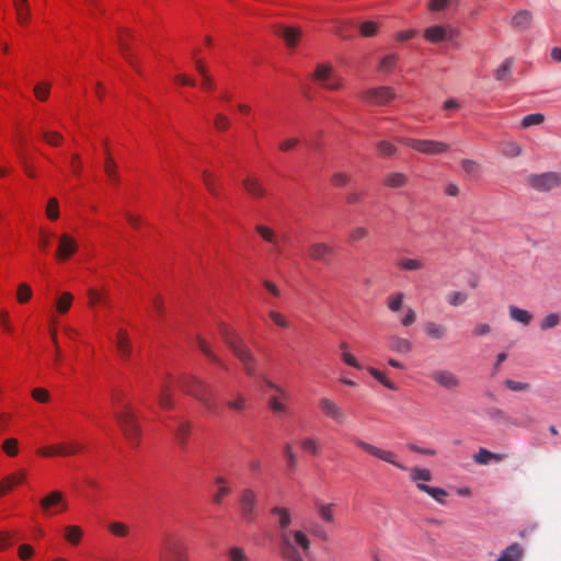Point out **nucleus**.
I'll return each instance as SVG.
<instances>
[{
    "label": "nucleus",
    "mask_w": 561,
    "mask_h": 561,
    "mask_svg": "<svg viewBox=\"0 0 561 561\" xmlns=\"http://www.w3.org/2000/svg\"><path fill=\"white\" fill-rule=\"evenodd\" d=\"M75 301V296L70 291H62L55 298L51 318L64 316L69 312Z\"/></svg>",
    "instance_id": "19"
},
{
    "label": "nucleus",
    "mask_w": 561,
    "mask_h": 561,
    "mask_svg": "<svg viewBox=\"0 0 561 561\" xmlns=\"http://www.w3.org/2000/svg\"><path fill=\"white\" fill-rule=\"evenodd\" d=\"M460 35V30L450 23L433 24L423 31V37L431 44H440L444 42L456 43Z\"/></svg>",
    "instance_id": "6"
},
{
    "label": "nucleus",
    "mask_w": 561,
    "mask_h": 561,
    "mask_svg": "<svg viewBox=\"0 0 561 561\" xmlns=\"http://www.w3.org/2000/svg\"><path fill=\"white\" fill-rule=\"evenodd\" d=\"M104 172L112 183L118 182L117 165L108 152L104 161Z\"/></svg>",
    "instance_id": "36"
},
{
    "label": "nucleus",
    "mask_w": 561,
    "mask_h": 561,
    "mask_svg": "<svg viewBox=\"0 0 561 561\" xmlns=\"http://www.w3.org/2000/svg\"><path fill=\"white\" fill-rule=\"evenodd\" d=\"M320 410L329 417L341 421L343 419V412L341 408L331 399L323 398L319 402Z\"/></svg>",
    "instance_id": "25"
},
{
    "label": "nucleus",
    "mask_w": 561,
    "mask_h": 561,
    "mask_svg": "<svg viewBox=\"0 0 561 561\" xmlns=\"http://www.w3.org/2000/svg\"><path fill=\"white\" fill-rule=\"evenodd\" d=\"M50 82L48 81L37 82L33 89L35 98L41 102L46 101L50 94Z\"/></svg>",
    "instance_id": "41"
},
{
    "label": "nucleus",
    "mask_w": 561,
    "mask_h": 561,
    "mask_svg": "<svg viewBox=\"0 0 561 561\" xmlns=\"http://www.w3.org/2000/svg\"><path fill=\"white\" fill-rule=\"evenodd\" d=\"M401 270L417 271L423 267V262L420 259L403 257L398 262Z\"/></svg>",
    "instance_id": "50"
},
{
    "label": "nucleus",
    "mask_w": 561,
    "mask_h": 561,
    "mask_svg": "<svg viewBox=\"0 0 561 561\" xmlns=\"http://www.w3.org/2000/svg\"><path fill=\"white\" fill-rule=\"evenodd\" d=\"M83 538V529L78 525H68L64 528V539L72 545L78 546Z\"/></svg>",
    "instance_id": "30"
},
{
    "label": "nucleus",
    "mask_w": 561,
    "mask_h": 561,
    "mask_svg": "<svg viewBox=\"0 0 561 561\" xmlns=\"http://www.w3.org/2000/svg\"><path fill=\"white\" fill-rule=\"evenodd\" d=\"M33 298V289L30 284L22 282L18 284L15 290V299L19 304L25 305Z\"/></svg>",
    "instance_id": "31"
},
{
    "label": "nucleus",
    "mask_w": 561,
    "mask_h": 561,
    "mask_svg": "<svg viewBox=\"0 0 561 561\" xmlns=\"http://www.w3.org/2000/svg\"><path fill=\"white\" fill-rule=\"evenodd\" d=\"M53 237H54V233L50 229L39 228L37 244H38V249L42 252H46L49 249Z\"/></svg>",
    "instance_id": "37"
},
{
    "label": "nucleus",
    "mask_w": 561,
    "mask_h": 561,
    "mask_svg": "<svg viewBox=\"0 0 561 561\" xmlns=\"http://www.w3.org/2000/svg\"><path fill=\"white\" fill-rule=\"evenodd\" d=\"M376 147L378 153L382 157L392 156L397 151L396 146L387 140L379 141Z\"/></svg>",
    "instance_id": "59"
},
{
    "label": "nucleus",
    "mask_w": 561,
    "mask_h": 561,
    "mask_svg": "<svg viewBox=\"0 0 561 561\" xmlns=\"http://www.w3.org/2000/svg\"><path fill=\"white\" fill-rule=\"evenodd\" d=\"M312 80L321 88L330 91H339L344 85V79L334 71L330 62L318 64L312 73Z\"/></svg>",
    "instance_id": "5"
},
{
    "label": "nucleus",
    "mask_w": 561,
    "mask_h": 561,
    "mask_svg": "<svg viewBox=\"0 0 561 561\" xmlns=\"http://www.w3.org/2000/svg\"><path fill=\"white\" fill-rule=\"evenodd\" d=\"M115 345L117 353L123 357H129L131 353L130 337L126 329L119 328L116 333Z\"/></svg>",
    "instance_id": "21"
},
{
    "label": "nucleus",
    "mask_w": 561,
    "mask_h": 561,
    "mask_svg": "<svg viewBox=\"0 0 561 561\" xmlns=\"http://www.w3.org/2000/svg\"><path fill=\"white\" fill-rule=\"evenodd\" d=\"M254 229L260 238L270 244V254L275 257L280 256L285 236L278 234L273 228L263 224H257Z\"/></svg>",
    "instance_id": "11"
},
{
    "label": "nucleus",
    "mask_w": 561,
    "mask_h": 561,
    "mask_svg": "<svg viewBox=\"0 0 561 561\" xmlns=\"http://www.w3.org/2000/svg\"><path fill=\"white\" fill-rule=\"evenodd\" d=\"M27 479V472L25 469H18L0 480V497L5 496L9 492L15 488L25 483Z\"/></svg>",
    "instance_id": "16"
},
{
    "label": "nucleus",
    "mask_w": 561,
    "mask_h": 561,
    "mask_svg": "<svg viewBox=\"0 0 561 561\" xmlns=\"http://www.w3.org/2000/svg\"><path fill=\"white\" fill-rule=\"evenodd\" d=\"M158 402L159 407L164 410L171 409L173 407L171 392L168 386H163L161 388Z\"/></svg>",
    "instance_id": "52"
},
{
    "label": "nucleus",
    "mask_w": 561,
    "mask_h": 561,
    "mask_svg": "<svg viewBox=\"0 0 561 561\" xmlns=\"http://www.w3.org/2000/svg\"><path fill=\"white\" fill-rule=\"evenodd\" d=\"M528 181L538 191H549L561 185V175L558 173H543L531 175Z\"/></svg>",
    "instance_id": "17"
},
{
    "label": "nucleus",
    "mask_w": 561,
    "mask_h": 561,
    "mask_svg": "<svg viewBox=\"0 0 561 561\" xmlns=\"http://www.w3.org/2000/svg\"><path fill=\"white\" fill-rule=\"evenodd\" d=\"M231 125L230 118L224 113H217L214 117V126L219 131L229 129Z\"/></svg>",
    "instance_id": "57"
},
{
    "label": "nucleus",
    "mask_w": 561,
    "mask_h": 561,
    "mask_svg": "<svg viewBox=\"0 0 561 561\" xmlns=\"http://www.w3.org/2000/svg\"><path fill=\"white\" fill-rule=\"evenodd\" d=\"M335 507L333 503L318 502L316 503V511L319 517L329 524H333L335 520Z\"/></svg>",
    "instance_id": "27"
},
{
    "label": "nucleus",
    "mask_w": 561,
    "mask_h": 561,
    "mask_svg": "<svg viewBox=\"0 0 561 561\" xmlns=\"http://www.w3.org/2000/svg\"><path fill=\"white\" fill-rule=\"evenodd\" d=\"M240 513L248 522H253L257 515L256 494L250 489L242 491L239 501Z\"/></svg>",
    "instance_id": "15"
},
{
    "label": "nucleus",
    "mask_w": 561,
    "mask_h": 561,
    "mask_svg": "<svg viewBox=\"0 0 561 561\" xmlns=\"http://www.w3.org/2000/svg\"><path fill=\"white\" fill-rule=\"evenodd\" d=\"M58 445L60 450V457L75 456L77 454H80L84 449L83 444L77 439L58 443Z\"/></svg>",
    "instance_id": "28"
},
{
    "label": "nucleus",
    "mask_w": 561,
    "mask_h": 561,
    "mask_svg": "<svg viewBox=\"0 0 561 561\" xmlns=\"http://www.w3.org/2000/svg\"><path fill=\"white\" fill-rule=\"evenodd\" d=\"M268 318L276 327L280 329H288L290 327V321L287 319V317L277 310H270Z\"/></svg>",
    "instance_id": "47"
},
{
    "label": "nucleus",
    "mask_w": 561,
    "mask_h": 561,
    "mask_svg": "<svg viewBox=\"0 0 561 561\" xmlns=\"http://www.w3.org/2000/svg\"><path fill=\"white\" fill-rule=\"evenodd\" d=\"M39 506L44 515L54 516L66 512L68 502L61 491L54 490L39 500Z\"/></svg>",
    "instance_id": "8"
},
{
    "label": "nucleus",
    "mask_w": 561,
    "mask_h": 561,
    "mask_svg": "<svg viewBox=\"0 0 561 561\" xmlns=\"http://www.w3.org/2000/svg\"><path fill=\"white\" fill-rule=\"evenodd\" d=\"M419 489L421 491L426 492L427 494H430L432 497H434L438 502H444V499L447 495L446 491L440 488H433V486H428L426 484H419Z\"/></svg>",
    "instance_id": "53"
},
{
    "label": "nucleus",
    "mask_w": 561,
    "mask_h": 561,
    "mask_svg": "<svg viewBox=\"0 0 561 561\" xmlns=\"http://www.w3.org/2000/svg\"><path fill=\"white\" fill-rule=\"evenodd\" d=\"M0 325L2 331L8 335H13L15 328L12 323L11 316L7 309L0 310Z\"/></svg>",
    "instance_id": "42"
},
{
    "label": "nucleus",
    "mask_w": 561,
    "mask_h": 561,
    "mask_svg": "<svg viewBox=\"0 0 561 561\" xmlns=\"http://www.w3.org/2000/svg\"><path fill=\"white\" fill-rule=\"evenodd\" d=\"M243 187L247 193L254 198H262L266 196V190L264 188L260 179L254 175H248L243 180Z\"/></svg>",
    "instance_id": "22"
},
{
    "label": "nucleus",
    "mask_w": 561,
    "mask_h": 561,
    "mask_svg": "<svg viewBox=\"0 0 561 561\" xmlns=\"http://www.w3.org/2000/svg\"><path fill=\"white\" fill-rule=\"evenodd\" d=\"M108 530L117 537H126L128 535V526L121 522H114L108 525Z\"/></svg>",
    "instance_id": "62"
},
{
    "label": "nucleus",
    "mask_w": 561,
    "mask_h": 561,
    "mask_svg": "<svg viewBox=\"0 0 561 561\" xmlns=\"http://www.w3.org/2000/svg\"><path fill=\"white\" fill-rule=\"evenodd\" d=\"M396 96L393 90L389 87H378L365 90L360 93L363 102L369 105H386Z\"/></svg>",
    "instance_id": "13"
},
{
    "label": "nucleus",
    "mask_w": 561,
    "mask_h": 561,
    "mask_svg": "<svg viewBox=\"0 0 561 561\" xmlns=\"http://www.w3.org/2000/svg\"><path fill=\"white\" fill-rule=\"evenodd\" d=\"M401 144L425 154H440L449 149V145L431 139L401 138Z\"/></svg>",
    "instance_id": "9"
},
{
    "label": "nucleus",
    "mask_w": 561,
    "mask_h": 561,
    "mask_svg": "<svg viewBox=\"0 0 561 561\" xmlns=\"http://www.w3.org/2000/svg\"><path fill=\"white\" fill-rule=\"evenodd\" d=\"M36 455L43 458L60 457L59 445H46L36 449Z\"/></svg>",
    "instance_id": "49"
},
{
    "label": "nucleus",
    "mask_w": 561,
    "mask_h": 561,
    "mask_svg": "<svg viewBox=\"0 0 561 561\" xmlns=\"http://www.w3.org/2000/svg\"><path fill=\"white\" fill-rule=\"evenodd\" d=\"M217 492L214 495V502L219 504L222 499L230 493V486L225 478L218 477L216 479Z\"/></svg>",
    "instance_id": "40"
},
{
    "label": "nucleus",
    "mask_w": 561,
    "mask_h": 561,
    "mask_svg": "<svg viewBox=\"0 0 561 561\" xmlns=\"http://www.w3.org/2000/svg\"><path fill=\"white\" fill-rule=\"evenodd\" d=\"M300 30L296 27H284L280 36L289 47H295L300 39Z\"/></svg>",
    "instance_id": "34"
},
{
    "label": "nucleus",
    "mask_w": 561,
    "mask_h": 561,
    "mask_svg": "<svg viewBox=\"0 0 561 561\" xmlns=\"http://www.w3.org/2000/svg\"><path fill=\"white\" fill-rule=\"evenodd\" d=\"M357 445L365 453H367L385 462L393 465L394 467L402 469V470L407 469V467L399 461L398 455L392 450L383 449V448L377 447L375 445H371V444H368L365 442H359Z\"/></svg>",
    "instance_id": "14"
},
{
    "label": "nucleus",
    "mask_w": 561,
    "mask_h": 561,
    "mask_svg": "<svg viewBox=\"0 0 561 561\" xmlns=\"http://www.w3.org/2000/svg\"><path fill=\"white\" fill-rule=\"evenodd\" d=\"M159 561H191L186 546L178 539H168L159 553Z\"/></svg>",
    "instance_id": "10"
},
{
    "label": "nucleus",
    "mask_w": 561,
    "mask_h": 561,
    "mask_svg": "<svg viewBox=\"0 0 561 561\" xmlns=\"http://www.w3.org/2000/svg\"><path fill=\"white\" fill-rule=\"evenodd\" d=\"M531 13L529 11H519L512 18V25L518 28H526L530 25Z\"/></svg>",
    "instance_id": "39"
},
{
    "label": "nucleus",
    "mask_w": 561,
    "mask_h": 561,
    "mask_svg": "<svg viewBox=\"0 0 561 561\" xmlns=\"http://www.w3.org/2000/svg\"><path fill=\"white\" fill-rule=\"evenodd\" d=\"M1 449L8 457H15L19 454V440L14 437L5 438Z\"/></svg>",
    "instance_id": "43"
},
{
    "label": "nucleus",
    "mask_w": 561,
    "mask_h": 561,
    "mask_svg": "<svg viewBox=\"0 0 561 561\" xmlns=\"http://www.w3.org/2000/svg\"><path fill=\"white\" fill-rule=\"evenodd\" d=\"M16 554L21 561H28L35 556V549L30 543H21L18 547Z\"/></svg>",
    "instance_id": "54"
},
{
    "label": "nucleus",
    "mask_w": 561,
    "mask_h": 561,
    "mask_svg": "<svg viewBox=\"0 0 561 561\" xmlns=\"http://www.w3.org/2000/svg\"><path fill=\"white\" fill-rule=\"evenodd\" d=\"M182 388L199 400L205 401L207 399V387L195 377H186L182 381Z\"/></svg>",
    "instance_id": "18"
},
{
    "label": "nucleus",
    "mask_w": 561,
    "mask_h": 561,
    "mask_svg": "<svg viewBox=\"0 0 561 561\" xmlns=\"http://www.w3.org/2000/svg\"><path fill=\"white\" fill-rule=\"evenodd\" d=\"M350 182V175L345 172H335L331 176V184L335 187H343Z\"/></svg>",
    "instance_id": "64"
},
{
    "label": "nucleus",
    "mask_w": 561,
    "mask_h": 561,
    "mask_svg": "<svg viewBox=\"0 0 561 561\" xmlns=\"http://www.w3.org/2000/svg\"><path fill=\"white\" fill-rule=\"evenodd\" d=\"M264 382H265V387L268 390L275 391V394L271 396L270 400H268L271 410L276 414L286 413L287 412V402L290 399L289 392L286 389H284L283 387L276 385L275 382H273L268 379H266Z\"/></svg>",
    "instance_id": "12"
},
{
    "label": "nucleus",
    "mask_w": 561,
    "mask_h": 561,
    "mask_svg": "<svg viewBox=\"0 0 561 561\" xmlns=\"http://www.w3.org/2000/svg\"><path fill=\"white\" fill-rule=\"evenodd\" d=\"M79 251L78 239L69 233L62 232L57 238V245L54 257L58 263L68 262Z\"/></svg>",
    "instance_id": "7"
},
{
    "label": "nucleus",
    "mask_w": 561,
    "mask_h": 561,
    "mask_svg": "<svg viewBox=\"0 0 561 561\" xmlns=\"http://www.w3.org/2000/svg\"><path fill=\"white\" fill-rule=\"evenodd\" d=\"M116 420L128 444L137 447L141 440L142 428L136 411L127 405L116 414Z\"/></svg>",
    "instance_id": "4"
},
{
    "label": "nucleus",
    "mask_w": 561,
    "mask_h": 561,
    "mask_svg": "<svg viewBox=\"0 0 561 561\" xmlns=\"http://www.w3.org/2000/svg\"><path fill=\"white\" fill-rule=\"evenodd\" d=\"M410 478L419 488V484L431 481L432 473L428 469L414 467L410 469Z\"/></svg>",
    "instance_id": "33"
},
{
    "label": "nucleus",
    "mask_w": 561,
    "mask_h": 561,
    "mask_svg": "<svg viewBox=\"0 0 561 561\" xmlns=\"http://www.w3.org/2000/svg\"><path fill=\"white\" fill-rule=\"evenodd\" d=\"M503 458H504V456L497 455V454H493V453L488 451V450H485L483 448L480 449L479 453L474 455L476 462L481 463V465H486L491 460L500 461Z\"/></svg>",
    "instance_id": "44"
},
{
    "label": "nucleus",
    "mask_w": 561,
    "mask_h": 561,
    "mask_svg": "<svg viewBox=\"0 0 561 561\" xmlns=\"http://www.w3.org/2000/svg\"><path fill=\"white\" fill-rule=\"evenodd\" d=\"M229 561H249L244 549L240 547H232L228 551Z\"/></svg>",
    "instance_id": "63"
},
{
    "label": "nucleus",
    "mask_w": 561,
    "mask_h": 561,
    "mask_svg": "<svg viewBox=\"0 0 561 561\" xmlns=\"http://www.w3.org/2000/svg\"><path fill=\"white\" fill-rule=\"evenodd\" d=\"M510 313L512 319L524 324H527L531 319V316L528 311L519 309L517 307H511Z\"/></svg>",
    "instance_id": "56"
},
{
    "label": "nucleus",
    "mask_w": 561,
    "mask_h": 561,
    "mask_svg": "<svg viewBox=\"0 0 561 561\" xmlns=\"http://www.w3.org/2000/svg\"><path fill=\"white\" fill-rule=\"evenodd\" d=\"M310 547L309 536L302 529H288L279 535L280 556L286 561H302L298 549L307 554Z\"/></svg>",
    "instance_id": "2"
},
{
    "label": "nucleus",
    "mask_w": 561,
    "mask_h": 561,
    "mask_svg": "<svg viewBox=\"0 0 561 561\" xmlns=\"http://www.w3.org/2000/svg\"><path fill=\"white\" fill-rule=\"evenodd\" d=\"M340 350V357L341 360L348 367L355 368V369H366V371L378 382H380L383 387H386L389 390L397 391L399 389L398 385L392 381L386 373L371 367L367 366L364 367V365L358 360V358L352 353L350 345L346 342H342L339 345Z\"/></svg>",
    "instance_id": "3"
},
{
    "label": "nucleus",
    "mask_w": 561,
    "mask_h": 561,
    "mask_svg": "<svg viewBox=\"0 0 561 561\" xmlns=\"http://www.w3.org/2000/svg\"><path fill=\"white\" fill-rule=\"evenodd\" d=\"M195 67L197 72L203 77L202 87L203 89L210 90L213 88V82L210 77L207 73L206 65L203 60L196 59Z\"/></svg>",
    "instance_id": "45"
},
{
    "label": "nucleus",
    "mask_w": 561,
    "mask_h": 561,
    "mask_svg": "<svg viewBox=\"0 0 561 561\" xmlns=\"http://www.w3.org/2000/svg\"><path fill=\"white\" fill-rule=\"evenodd\" d=\"M300 449L309 455H317L320 450L318 442L313 438L306 437L299 442Z\"/></svg>",
    "instance_id": "46"
},
{
    "label": "nucleus",
    "mask_w": 561,
    "mask_h": 561,
    "mask_svg": "<svg viewBox=\"0 0 561 561\" xmlns=\"http://www.w3.org/2000/svg\"><path fill=\"white\" fill-rule=\"evenodd\" d=\"M398 62V56L394 54L383 57L380 61V70L391 72Z\"/></svg>",
    "instance_id": "60"
},
{
    "label": "nucleus",
    "mask_w": 561,
    "mask_h": 561,
    "mask_svg": "<svg viewBox=\"0 0 561 561\" xmlns=\"http://www.w3.org/2000/svg\"><path fill=\"white\" fill-rule=\"evenodd\" d=\"M458 0H426L425 9L430 13H444L451 9H456Z\"/></svg>",
    "instance_id": "23"
},
{
    "label": "nucleus",
    "mask_w": 561,
    "mask_h": 561,
    "mask_svg": "<svg viewBox=\"0 0 561 561\" xmlns=\"http://www.w3.org/2000/svg\"><path fill=\"white\" fill-rule=\"evenodd\" d=\"M45 215L50 221H56L60 216L59 202L56 197H50L45 206Z\"/></svg>",
    "instance_id": "38"
},
{
    "label": "nucleus",
    "mask_w": 561,
    "mask_h": 561,
    "mask_svg": "<svg viewBox=\"0 0 561 561\" xmlns=\"http://www.w3.org/2000/svg\"><path fill=\"white\" fill-rule=\"evenodd\" d=\"M360 34L366 37H370L377 34L378 24L374 21L363 22L359 26Z\"/></svg>",
    "instance_id": "61"
},
{
    "label": "nucleus",
    "mask_w": 561,
    "mask_h": 561,
    "mask_svg": "<svg viewBox=\"0 0 561 561\" xmlns=\"http://www.w3.org/2000/svg\"><path fill=\"white\" fill-rule=\"evenodd\" d=\"M425 332L432 339H442L446 330L442 324L428 322L425 324Z\"/></svg>",
    "instance_id": "51"
},
{
    "label": "nucleus",
    "mask_w": 561,
    "mask_h": 561,
    "mask_svg": "<svg viewBox=\"0 0 561 561\" xmlns=\"http://www.w3.org/2000/svg\"><path fill=\"white\" fill-rule=\"evenodd\" d=\"M218 332L227 346L242 363L245 374L248 376H253L256 370L255 358L237 331L230 324L220 322L218 324Z\"/></svg>",
    "instance_id": "1"
},
{
    "label": "nucleus",
    "mask_w": 561,
    "mask_h": 561,
    "mask_svg": "<svg viewBox=\"0 0 561 561\" xmlns=\"http://www.w3.org/2000/svg\"><path fill=\"white\" fill-rule=\"evenodd\" d=\"M387 347L392 352L407 354L412 350V343L405 337L391 335L387 339Z\"/></svg>",
    "instance_id": "24"
},
{
    "label": "nucleus",
    "mask_w": 561,
    "mask_h": 561,
    "mask_svg": "<svg viewBox=\"0 0 561 561\" xmlns=\"http://www.w3.org/2000/svg\"><path fill=\"white\" fill-rule=\"evenodd\" d=\"M523 550L517 543H513L506 548L497 561H519Z\"/></svg>",
    "instance_id": "35"
},
{
    "label": "nucleus",
    "mask_w": 561,
    "mask_h": 561,
    "mask_svg": "<svg viewBox=\"0 0 561 561\" xmlns=\"http://www.w3.org/2000/svg\"><path fill=\"white\" fill-rule=\"evenodd\" d=\"M13 3L19 22L21 24L26 23L28 20V5L26 3V0H13Z\"/></svg>",
    "instance_id": "48"
},
{
    "label": "nucleus",
    "mask_w": 561,
    "mask_h": 561,
    "mask_svg": "<svg viewBox=\"0 0 561 561\" xmlns=\"http://www.w3.org/2000/svg\"><path fill=\"white\" fill-rule=\"evenodd\" d=\"M308 256L311 260L322 261L330 256L332 249L323 242L313 243L308 248Z\"/></svg>",
    "instance_id": "26"
},
{
    "label": "nucleus",
    "mask_w": 561,
    "mask_h": 561,
    "mask_svg": "<svg viewBox=\"0 0 561 561\" xmlns=\"http://www.w3.org/2000/svg\"><path fill=\"white\" fill-rule=\"evenodd\" d=\"M202 181L205 185L206 190L211 194L213 196H217L219 193L218 184H217V176L215 173H213L210 170L206 169L202 173Z\"/></svg>",
    "instance_id": "32"
},
{
    "label": "nucleus",
    "mask_w": 561,
    "mask_h": 561,
    "mask_svg": "<svg viewBox=\"0 0 561 561\" xmlns=\"http://www.w3.org/2000/svg\"><path fill=\"white\" fill-rule=\"evenodd\" d=\"M431 377L436 383L446 389H455L459 386V379L449 370H435Z\"/></svg>",
    "instance_id": "20"
},
{
    "label": "nucleus",
    "mask_w": 561,
    "mask_h": 561,
    "mask_svg": "<svg viewBox=\"0 0 561 561\" xmlns=\"http://www.w3.org/2000/svg\"><path fill=\"white\" fill-rule=\"evenodd\" d=\"M191 434V425L187 422H181L175 431V437L181 444H185Z\"/></svg>",
    "instance_id": "58"
},
{
    "label": "nucleus",
    "mask_w": 561,
    "mask_h": 561,
    "mask_svg": "<svg viewBox=\"0 0 561 561\" xmlns=\"http://www.w3.org/2000/svg\"><path fill=\"white\" fill-rule=\"evenodd\" d=\"M87 295H88V305L90 307H94L104 301V294L102 290H100L98 288H94V287L89 288Z\"/></svg>",
    "instance_id": "55"
},
{
    "label": "nucleus",
    "mask_w": 561,
    "mask_h": 561,
    "mask_svg": "<svg viewBox=\"0 0 561 561\" xmlns=\"http://www.w3.org/2000/svg\"><path fill=\"white\" fill-rule=\"evenodd\" d=\"M272 515L276 518L278 527L282 531L287 530L286 528L291 523V514L288 508L283 506H275L271 511Z\"/></svg>",
    "instance_id": "29"
}]
</instances>
